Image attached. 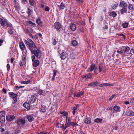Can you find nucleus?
Masks as SVG:
<instances>
[{"label": "nucleus", "mask_w": 134, "mask_h": 134, "mask_svg": "<svg viewBox=\"0 0 134 134\" xmlns=\"http://www.w3.org/2000/svg\"><path fill=\"white\" fill-rule=\"evenodd\" d=\"M36 49H34L31 52L32 54H34L35 57H36L37 59L41 58L42 55V53L40 49L36 48Z\"/></svg>", "instance_id": "obj_1"}, {"label": "nucleus", "mask_w": 134, "mask_h": 134, "mask_svg": "<svg viewBox=\"0 0 134 134\" xmlns=\"http://www.w3.org/2000/svg\"><path fill=\"white\" fill-rule=\"evenodd\" d=\"M26 120L25 119H18L16 121V124L20 127L24 125Z\"/></svg>", "instance_id": "obj_2"}, {"label": "nucleus", "mask_w": 134, "mask_h": 134, "mask_svg": "<svg viewBox=\"0 0 134 134\" xmlns=\"http://www.w3.org/2000/svg\"><path fill=\"white\" fill-rule=\"evenodd\" d=\"M71 118L70 117H67L66 116V123L65 125V127L64 128V130H65L66 128L68 127L69 125H72L73 126V122H70Z\"/></svg>", "instance_id": "obj_3"}, {"label": "nucleus", "mask_w": 134, "mask_h": 134, "mask_svg": "<svg viewBox=\"0 0 134 134\" xmlns=\"http://www.w3.org/2000/svg\"><path fill=\"white\" fill-rule=\"evenodd\" d=\"M31 59L32 62H33L32 65L33 66L36 67L39 65L40 62L38 60H35V55H32L31 56Z\"/></svg>", "instance_id": "obj_4"}, {"label": "nucleus", "mask_w": 134, "mask_h": 134, "mask_svg": "<svg viewBox=\"0 0 134 134\" xmlns=\"http://www.w3.org/2000/svg\"><path fill=\"white\" fill-rule=\"evenodd\" d=\"M0 119L1 123H4L5 121V114L4 111L0 112Z\"/></svg>", "instance_id": "obj_5"}, {"label": "nucleus", "mask_w": 134, "mask_h": 134, "mask_svg": "<svg viewBox=\"0 0 134 134\" xmlns=\"http://www.w3.org/2000/svg\"><path fill=\"white\" fill-rule=\"evenodd\" d=\"M121 48L124 55L127 54L130 49V48L128 46H122Z\"/></svg>", "instance_id": "obj_6"}, {"label": "nucleus", "mask_w": 134, "mask_h": 134, "mask_svg": "<svg viewBox=\"0 0 134 134\" xmlns=\"http://www.w3.org/2000/svg\"><path fill=\"white\" fill-rule=\"evenodd\" d=\"M1 25L3 26L4 28H6L9 27H11L12 26V25L11 23L5 20H3V23Z\"/></svg>", "instance_id": "obj_7"}, {"label": "nucleus", "mask_w": 134, "mask_h": 134, "mask_svg": "<svg viewBox=\"0 0 134 134\" xmlns=\"http://www.w3.org/2000/svg\"><path fill=\"white\" fill-rule=\"evenodd\" d=\"M36 100V97L35 96H32L30 98L29 100L30 103L31 104L32 106H34V103H35Z\"/></svg>", "instance_id": "obj_8"}, {"label": "nucleus", "mask_w": 134, "mask_h": 134, "mask_svg": "<svg viewBox=\"0 0 134 134\" xmlns=\"http://www.w3.org/2000/svg\"><path fill=\"white\" fill-rule=\"evenodd\" d=\"M66 1H63L61 2L60 5H57L60 10H62L64 9L66 6Z\"/></svg>", "instance_id": "obj_9"}, {"label": "nucleus", "mask_w": 134, "mask_h": 134, "mask_svg": "<svg viewBox=\"0 0 134 134\" xmlns=\"http://www.w3.org/2000/svg\"><path fill=\"white\" fill-rule=\"evenodd\" d=\"M53 26L56 29L59 30L62 27V25L60 23L56 22L54 24Z\"/></svg>", "instance_id": "obj_10"}, {"label": "nucleus", "mask_w": 134, "mask_h": 134, "mask_svg": "<svg viewBox=\"0 0 134 134\" xmlns=\"http://www.w3.org/2000/svg\"><path fill=\"white\" fill-rule=\"evenodd\" d=\"M30 48L29 47H27V48L29 49L31 51V52L32 50H34V49H36V46L35 43L34 42L32 43H30Z\"/></svg>", "instance_id": "obj_11"}, {"label": "nucleus", "mask_w": 134, "mask_h": 134, "mask_svg": "<svg viewBox=\"0 0 134 134\" xmlns=\"http://www.w3.org/2000/svg\"><path fill=\"white\" fill-rule=\"evenodd\" d=\"M30 7H27V9L26 11V13L27 14V17H30L32 13H33V10L32 9L30 8Z\"/></svg>", "instance_id": "obj_12"}, {"label": "nucleus", "mask_w": 134, "mask_h": 134, "mask_svg": "<svg viewBox=\"0 0 134 134\" xmlns=\"http://www.w3.org/2000/svg\"><path fill=\"white\" fill-rule=\"evenodd\" d=\"M100 83V82L99 81H96L95 82H92L89 83L88 86L92 87L96 86Z\"/></svg>", "instance_id": "obj_13"}, {"label": "nucleus", "mask_w": 134, "mask_h": 134, "mask_svg": "<svg viewBox=\"0 0 134 134\" xmlns=\"http://www.w3.org/2000/svg\"><path fill=\"white\" fill-rule=\"evenodd\" d=\"M15 117L14 115H8L6 117V119L8 121H10L13 120Z\"/></svg>", "instance_id": "obj_14"}, {"label": "nucleus", "mask_w": 134, "mask_h": 134, "mask_svg": "<svg viewBox=\"0 0 134 134\" xmlns=\"http://www.w3.org/2000/svg\"><path fill=\"white\" fill-rule=\"evenodd\" d=\"M95 68V65L94 64L92 63L88 68L87 70L88 72H90L92 71Z\"/></svg>", "instance_id": "obj_15"}, {"label": "nucleus", "mask_w": 134, "mask_h": 134, "mask_svg": "<svg viewBox=\"0 0 134 134\" xmlns=\"http://www.w3.org/2000/svg\"><path fill=\"white\" fill-rule=\"evenodd\" d=\"M26 118L28 119V121L30 122H32L34 120V118L33 116L31 115H27Z\"/></svg>", "instance_id": "obj_16"}, {"label": "nucleus", "mask_w": 134, "mask_h": 134, "mask_svg": "<svg viewBox=\"0 0 134 134\" xmlns=\"http://www.w3.org/2000/svg\"><path fill=\"white\" fill-rule=\"evenodd\" d=\"M36 23L38 25V26L39 27H42L43 25V23L41 21L40 19L38 18L36 20Z\"/></svg>", "instance_id": "obj_17"}, {"label": "nucleus", "mask_w": 134, "mask_h": 134, "mask_svg": "<svg viewBox=\"0 0 134 134\" xmlns=\"http://www.w3.org/2000/svg\"><path fill=\"white\" fill-rule=\"evenodd\" d=\"M66 57V55L65 52H63L60 54V58L62 59H64Z\"/></svg>", "instance_id": "obj_18"}, {"label": "nucleus", "mask_w": 134, "mask_h": 134, "mask_svg": "<svg viewBox=\"0 0 134 134\" xmlns=\"http://www.w3.org/2000/svg\"><path fill=\"white\" fill-rule=\"evenodd\" d=\"M14 5L15 9L16 11H18L20 10V7L19 3H14Z\"/></svg>", "instance_id": "obj_19"}, {"label": "nucleus", "mask_w": 134, "mask_h": 134, "mask_svg": "<svg viewBox=\"0 0 134 134\" xmlns=\"http://www.w3.org/2000/svg\"><path fill=\"white\" fill-rule=\"evenodd\" d=\"M9 94L10 97L11 98H14L16 97L17 96V94L13 92H9Z\"/></svg>", "instance_id": "obj_20"}, {"label": "nucleus", "mask_w": 134, "mask_h": 134, "mask_svg": "<svg viewBox=\"0 0 134 134\" xmlns=\"http://www.w3.org/2000/svg\"><path fill=\"white\" fill-rule=\"evenodd\" d=\"M23 106L28 110H29L30 109V105L28 103L25 102L24 103Z\"/></svg>", "instance_id": "obj_21"}, {"label": "nucleus", "mask_w": 134, "mask_h": 134, "mask_svg": "<svg viewBox=\"0 0 134 134\" xmlns=\"http://www.w3.org/2000/svg\"><path fill=\"white\" fill-rule=\"evenodd\" d=\"M120 107L119 106H115L113 107L114 110L117 112H118L120 111Z\"/></svg>", "instance_id": "obj_22"}, {"label": "nucleus", "mask_w": 134, "mask_h": 134, "mask_svg": "<svg viewBox=\"0 0 134 134\" xmlns=\"http://www.w3.org/2000/svg\"><path fill=\"white\" fill-rule=\"evenodd\" d=\"M84 94V92H78L77 93H75L74 94V97L76 96V97H80V96H82Z\"/></svg>", "instance_id": "obj_23"}, {"label": "nucleus", "mask_w": 134, "mask_h": 134, "mask_svg": "<svg viewBox=\"0 0 134 134\" xmlns=\"http://www.w3.org/2000/svg\"><path fill=\"white\" fill-rule=\"evenodd\" d=\"M70 28L72 31H75L76 29V25L74 24H72L70 25Z\"/></svg>", "instance_id": "obj_24"}, {"label": "nucleus", "mask_w": 134, "mask_h": 134, "mask_svg": "<svg viewBox=\"0 0 134 134\" xmlns=\"http://www.w3.org/2000/svg\"><path fill=\"white\" fill-rule=\"evenodd\" d=\"M121 7L122 8H125L127 7V3L124 1L121 2L120 3Z\"/></svg>", "instance_id": "obj_25"}, {"label": "nucleus", "mask_w": 134, "mask_h": 134, "mask_svg": "<svg viewBox=\"0 0 134 134\" xmlns=\"http://www.w3.org/2000/svg\"><path fill=\"white\" fill-rule=\"evenodd\" d=\"M46 107L45 106L42 105L40 110V111L43 113H44L46 112Z\"/></svg>", "instance_id": "obj_26"}, {"label": "nucleus", "mask_w": 134, "mask_h": 134, "mask_svg": "<svg viewBox=\"0 0 134 134\" xmlns=\"http://www.w3.org/2000/svg\"><path fill=\"white\" fill-rule=\"evenodd\" d=\"M48 92L46 91H45V90H44V91H43L41 90L40 89L38 91L37 93H38V94L40 95H43V96H44V94H43L44 93V92Z\"/></svg>", "instance_id": "obj_27"}, {"label": "nucleus", "mask_w": 134, "mask_h": 134, "mask_svg": "<svg viewBox=\"0 0 134 134\" xmlns=\"http://www.w3.org/2000/svg\"><path fill=\"white\" fill-rule=\"evenodd\" d=\"M20 48L22 50H24L25 48V44L23 42H20L19 43Z\"/></svg>", "instance_id": "obj_28"}, {"label": "nucleus", "mask_w": 134, "mask_h": 134, "mask_svg": "<svg viewBox=\"0 0 134 134\" xmlns=\"http://www.w3.org/2000/svg\"><path fill=\"white\" fill-rule=\"evenodd\" d=\"M6 132L5 129L2 127L0 128V134H6Z\"/></svg>", "instance_id": "obj_29"}, {"label": "nucleus", "mask_w": 134, "mask_h": 134, "mask_svg": "<svg viewBox=\"0 0 134 134\" xmlns=\"http://www.w3.org/2000/svg\"><path fill=\"white\" fill-rule=\"evenodd\" d=\"M85 122L86 124H89L91 122V119L90 118H87L85 120Z\"/></svg>", "instance_id": "obj_30"}, {"label": "nucleus", "mask_w": 134, "mask_h": 134, "mask_svg": "<svg viewBox=\"0 0 134 134\" xmlns=\"http://www.w3.org/2000/svg\"><path fill=\"white\" fill-rule=\"evenodd\" d=\"M29 2L30 5L32 6H34L36 4L34 0H29Z\"/></svg>", "instance_id": "obj_31"}, {"label": "nucleus", "mask_w": 134, "mask_h": 134, "mask_svg": "<svg viewBox=\"0 0 134 134\" xmlns=\"http://www.w3.org/2000/svg\"><path fill=\"white\" fill-rule=\"evenodd\" d=\"M27 23L28 24L33 27H35L36 26V24L35 23H32L31 21H28Z\"/></svg>", "instance_id": "obj_32"}, {"label": "nucleus", "mask_w": 134, "mask_h": 134, "mask_svg": "<svg viewBox=\"0 0 134 134\" xmlns=\"http://www.w3.org/2000/svg\"><path fill=\"white\" fill-rule=\"evenodd\" d=\"M127 9L126 8H122L120 10L121 12V14H123L124 13H126L127 12Z\"/></svg>", "instance_id": "obj_33"}, {"label": "nucleus", "mask_w": 134, "mask_h": 134, "mask_svg": "<svg viewBox=\"0 0 134 134\" xmlns=\"http://www.w3.org/2000/svg\"><path fill=\"white\" fill-rule=\"evenodd\" d=\"M117 15L116 13L112 11L110 12V15L113 17H115Z\"/></svg>", "instance_id": "obj_34"}, {"label": "nucleus", "mask_w": 134, "mask_h": 134, "mask_svg": "<svg viewBox=\"0 0 134 134\" xmlns=\"http://www.w3.org/2000/svg\"><path fill=\"white\" fill-rule=\"evenodd\" d=\"M102 119L99 118H97L94 121V122L97 123L101 122H102Z\"/></svg>", "instance_id": "obj_35"}, {"label": "nucleus", "mask_w": 134, "mask_h": 134, "mask_svg": "<svg viewBox=\"0 0 134 134\" xmlns=\"http://www.w3.org/2000/svg\"><path fill=\"white\" fill-rule=\"evenodd\" d=\"M78 44V43L77 41L76 40H73L72 42V45L74 46H77Z\"/></svg>", "instance_id": "obj_36"}, {"label": "nucleus", "mask_w": 134, "mask_h": 134, "mask_svg": "<svg viewBox=\"0 0 134 134\" xmlns=\"http://www.w3.org/2000/svg\"><path fill=\"white\" fill-rule=\"evenodd\" d=\"M128 25V23H123L122 24V26H123V28H126L127 27Z\"/></svg>", "instance_id": "obj_37"}, {"label": "nucleus", "mask_w": 134, "mask_h": 134, "mask_svg": "<svg viewBox=\"0 0 134 134\" xmlns=\"http://www.w3.org/2000/svg\"><path fill=\"white\" fill-rule=\"evenodd\" d=\"M24 41H25V42L26 45L27 47H29L30 48V47L29 45L30 44V42H28V41H27L26 40H25Z\"/></svg>", "instance_id": "obj_38"}, {"label": "nucleus", "mask_w": 134, "mask_h": 134, "mask_svg": "<svg viewBox=\"0 0 134 134\" xmlns=\"http://www.w3.org/2000/svg\"><path fill=\"white\" fill-rule=\"evenodd\" d=\"M31 82L30 80H28L27 81H22L21 82V84H27Z\"/></svg>", "instance_id": "obj_39"}, {"label": "nucleus", "mask_w": 134, "mask_h": 134, "mask_svg": "<svg viewBox=\"0 0 134 134\" xmlns=\"http://www.w3.org/2000/svg\"><path fill=\"white\" fill-rule=\"evenodd\" d=\"M117 52L118 53L120 54L121 55H124L121 48V49H120V50H118L117 51Z\"/></svg>", "instance_id": "obj_40"}, {"label": "nucleus", "mask_w": 134, "mask_h": 134, "mask_svg": "<svg viewBox=\"0 0 134 134\" xmlns=\"http://www.w3.org/2000/svg\"><path fill=\"white\" fill-rule=\"evenodd\" d=\"M104 86H111L113 85V84L109 83H104Z\"/></svg>", "instance_id": "obj_41"}, {"label": "nucleus", "mask_w": 134, "mask_h": 134, "mask_svg": "<svg viewBox=\"0 0 134 134\" xmlns=\"http://www.w3.org/2000/svg\"><path fill=\"white\" fill-rule=\"evenodd\" d=\"M87 79H88L91 78L92 77V75L91 73H89L88 74H86Z\"/></svg>", "instance_id": "obj_42"}, {"label": "nucleus", "mask_w": 134, "mask_h": 134, "mask_svg": "<svg viewBox=\"0 0 134 134\" xmlns=\"http://www.w3.org/2000/svg\"><path fill=\"white\" fill-rule=\"evenodd\" d=\"M131 112V110H127L126 113V115L127 116H130Z\"/></svg>", "instance_id": "obj_43"}, {"label": "nucleus", "mask_w": 134, "mask_h": 134, "mask_svg": "<svg viewBox=\"0 0 134 134\" xmlns=\"http://www.w3.org/2000/svg\"><path fill=\"white\" fill-rule=\"evenodd\" d=\"M13 100L12 101V103L13 104H15V103L17 101V97L15 98H13Z\"/></svg>", "instance_id": "obj_44"}, {"label": "nucleus", "mask_w": 134, "mask_h": 134, "mask_svg": "<svg viewBox=\"0 0 134 134\" xmlns=\"http://www.w3.org/2000/svg\"><path fill=\"white\" fill-rule=\"evenodd\" d=\"M99 72H101L103 70V66L99 65Z\"/></svg>", "instance_id": "obj_45"}, {"label": "nucleus", "mask_w": 134, "mask_h": 134, "mask_svg": "<svg viewBox=\"0 0 134 134\" xmlns=\"http://www.w3.org/2000/svg\"><path fill=\"white\" fill-rule=\"evenodd\" d=\"M129 9L131 10H132V9H134V8H133V6L131 4H130L128 6Z\"/></svg>", "instance_id": "obj_46"}, {"label": "nucleus", "mask_w": 134, "mask_h": 134, "mask_svg": "<svg viewBox=\"0 0 134 134\" xmlns=\"http://www.w3.org/2000/svg\"><path fill=\"white\" fill-rule=\"evenodd\" d=\"M80 31L81 32H84V29L83 27H81L79 29Z\"/></svg>", "instance_id": "obj_47"}, {"label": "nucleus", "mask_w": 134, "mask_h": 134, "mask_svg": "<svg viewBox=\"0 0 134 134\" xmlns=\"http://www.w3.org/2000/svg\"><path fill=\"white\" fill-rule=\"evenodd\" d=\"M24 86H16L15 87V90H18L20 88H21L22 87H24Z\"/></svg>", "instance_id": "obj_48"}, {"label": "nucleus", "mask_w": 134, "mask_h": 134, "mask_svg": "<svg viewBox=\"0 0 134 134\" xmlns=\"http://www.w3.org/2000/svg\"><path fill=\"white\" fill-rule=\"evenodd\" d=\"M53 41V43H52V44L54 45H55L57 44V41L55 39H54Z\"/></svg>", "instance_id": "obj_49"}, {"label": "nucleus", "mask_w": 134, "mask_h": 134, "mask_svg": "<svg viewBox=\"0 0 134 134\" xmlns=\"http://www.w3.org/2000/svg\"><path fill=\"white\" fill-rule=\"evenodd\" d=\"M7 70L9 71L10 69V66L9 64H7Z\"/></svg>", "instance_id": "obj_50"}, {"label": "nucleus", "mask_w": 134, "mask_h": 134, "mask_svg": "<svg viewBox=\"0 0 134 134\" xmlns=\"http://www.w3.org/2000/svg\"><path fill=\"white\" fill-rule=\"evenodd\" d=\"M116 96V94H114V95L111 96L109 98L110 100H111Z\"/></svg>", "instance_id": "obj_51"}, {"label": "nucleus", "mask_w": 134, "mask_h": 134, "mask_svg": "<svg viewBox=\"0 0 134 134\" xmlns=\"http://www.w3.org/2000/svg\"><path fill=\"white\" fill-rule=\"evenodd\" d=\"M40 134H49V133L47 132H41Z\"/></svg>", "instance_id": "obj_52"}, {"label": "nucleus", "mask_w": 134, "mask_h": 134, "mask_svg": "<svg viewBox=\"0 0 134 134\" xmlns=\"http://www.w3.org/2000/svg\"><path fill=\"white\" fill-rule=\"evenodd\" d=\"M45 10L46 11H49V8L48 7L46 6L45 7Z\"/></svg>", "instance_id": "obj_53"}, {"label": "nucleus", "mask_w": 134, "mask_h": 134, "mask_svg": "<svg viewBox=\"0 0 134 134\" xmlns=\"http://www.w3.org/2000/svg\"><path fill=\"white\" fill-rule=\"evenodd\" d=\"M56 73H57V71H55V70H54L53 71V76H54V77H55V76L56 75Z\"/></svg>", "instance_id": "obj_54"}, {"label": "nucleus", "mask_w": 134, "mask_h": 134, "mask_svg": "<svg viewBox=\"0 0 134 134\" xmlns=\"http://www.w3.org/2000/svg\"><path fill=\"white\" fill-rule=\"evenodd\" d=\"M8 32L9 34H13V32L11 29H9L8 30Z\"/></svg>", "instance_id": "obj_55"}, {"label": "nucleus", "mask_w": 134, "mask_h": 134, "mask_svg": "<svg viewBox=\"0 0 134 134\" xmlns=\"http://www.w3.org/2000/svg\"><path fill=\"white\" fill-rule=\"evenodd\" d=\"M28 41L29 42H30V43H32L33 42H34L31 39L28 38L27 39Z\"/></svg>", "instance_id": "obj_56"}, {"label": "nucleus", "mask_w": 134, "mask_h": 134, "mask_svg": "<svg viewBox=\"0 0 134 134\" xmlns=\"http://www.w3.org/2000/svg\"><path fill=\"white\" fill-rule=\"evenodd\" d=\"M117 35L120 36H122L124 37V38H125V35H124L123 34H117Z\"/></svg>", "instance_id": "obj_57"}, {"label": "nucleus", "mask_w": 134, "mask_h": 134, "mask_svg": "<svg viewBox=\"0 0 134 134\" xmlns=\"http://www.w3.org/2000/svg\"><path fill=\"white\" fill-rule=\"evenodd\" d=\"M2 91L4 93L6 94L7 93V90L3 88L2 90Z\"/></svg>", "instance_id": "obj_58"}, {"label": "nucleus", "mask_w": 134, "mask_h": 134, "mask_svg": "<svg viewBox=\"0 0 134 134\" xmlns=\"http://www.w3.org/2000/svg\"><path fill=\"white\" fill-rule=\"evenodd\" d=\"M68 113L67 112H65L64 113V114H63V116H67L68 115Z\"/></svg>", "instance_id": "obj_59"}, {"label": "nucleus", "mask_w": 134, "mask_h": 134, "mask_svg": "<svg viewBox=\"0 0 134 134\" xmlns=\"http://www.w3.org/2000/svg\"><path fill=\"white\" fill-rule=\"evenodd\" d=\"M23 58L22 59L23 60H24L26 58V56L25 55L23 54Z\"/></svg>", "instance_id": "obj_60"}, {"label": "nucleus", "mask_w": 134, "mask_h": 134, "mask_svg": "<svg viewBox=\"0 0 134 134\" xmlns=\"http://www.w3.org/2000/svg\"><path fill=\"white\" fill-rule=\"evenodd\" d=\"M3 20L2 19L0 18V23L1 25H2V24L3 23Z\"/></svg>", "instance_id": "obj_61"}, {"label": "nucleus", "mask_w": 134, "mask_h": 134, "mask_svg": "<svg viewBox=\"0 0 134 134\" xmlns=\"http://www.w3.org/2000/svg\"><path fill=\"white\" fill-rule=\"evenodd\" d=\"M78 126V125L76 123L73 122V127H74L75 125Z\"/></svg>", "instance_id": "obj_62"}, {"label": "nucleus", "mask_w": 134, "mask_h": 134, "mask_svg": "<svg viewBox=\"0 0 134 134\" xmlns=\"http://www.w3.org/2000/svg\"><path fill=\"white\" fill-rule=\"evenodd\" d=\"M77 109V107H75L73 108L72 109V110L73 111H75Z\"/></svg>", "instance_id": "obj_63"}, {"label": "nucleus", "mask_w": 134, "mask_h": 134, "mask_svg": "<svg viewBox=\"0 0 134 134\" xmlns=\"http://www.w3.org/2000/svg\"><path fill=\"white\" fill-rule=\"evenodd\" d=\"M130 115H131V116H134V112H133L131 111Z\"/></svg>", "instance_id": "obj_64"}]
</instances>
